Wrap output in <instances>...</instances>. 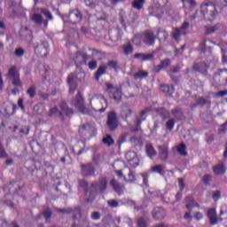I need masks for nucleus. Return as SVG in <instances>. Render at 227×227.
I'll return each mask as SVG.
<instances>
[{
    "label": "nucleus",
    "instance_id": "1",
    "mask_svg": "<svg viewBox=\"0 0 227 227\" xmlns=\"http://www.w3.org/2000/svg\"><path fill=\"white\" fill-rule=\"evenodd\" d=\"M90 51H92L91 57L88 55L87 52L84 51H77L75 56L74 57V61L76 67H81L82 65H86L88 63V60L91 58H97L98 61H102L104 58H106V53L103 51H100L97 49H90Z\"/></svg>",
    "mask_w": 227,
    "mask_h": 227
},
{
    "label": "nucleus",
    "instance_id": "2",
    "mask_svg": "<svg viewBox=\"0 0 227 227\" xmlns=\"http://www.w3.org/2000/svg\"><path fill=\"white\" fill-rule=\"evenodd\" d=\"M90 187L91 191L87 198L88 203H93L97 196V192H104L107 190V179H106V177H101L98 183L92 184Z\"/></svg>",
    "mask_w": 227,
    "mask_h": 227
},
{
    "label": "nucleus",
    "instance_id": "3",
    "mask_svg": "<svg viewBox=\"0 0 227 227\" xmlns=\"http://www.w3.org/2000/svg\"><path fill=\"white\" fill-rule=\"evenodd\" d=\"M200 12L203 15L205 20H215V17H217V8L215 4L212 3H206L200 5Z\"/></svg>",
    "mask_w": 227,
    "mask_h": 227
},
{
    "label": "nucleus",
    "instance_id": "4",
    "mask_svg": "<svg viewBox=\"0 0 227 227\" xmlns=\"http://www.w3.org/2000/svg\"><path fill=\"white\" fill-rule=\"evenodd\" d=\"M191 27L189 21H184L180 27H174L171 33V37L176 42H178L182 36L187 35V29Z\"/></svg>",
    "mask_w": 227,
    "mask_h": 227
},
{
    "label": "nucleus",
    "instance_id": "5",
    "mask_svg": "<svg viewBox=\"0 0 227 227\" xmlns=\"http://www.w3.org/2000/svg\"><path fill=\"white\" fill-rule=\"evenodd\" d=\"M120 125V121L118 120V115L114 113V111H110L107 114L106 119V127L110 132H114L118 126Z\"/></svg>",
    "mask_w": 227,
    "mask_h": 227
},
{
    "label": "nucleus",
    "instance_id": "6",
    "mask_svg": "<svg viewBox=\"0 0 227 227\" xmlns=\"http://www.w3.org/2000/svg\"><path fill=\"white\" fill-rule=\"evenodd\" d=\"M213 81L218 86H227V69H219L218 73H215Z\"/></svg>",
    "mask_w": 227,
    "mask_h": 227
},
{
    "label": "nucleus",
    "instance_id": "7",
    "mask_svg": "<svg viewBox=\"0 0 227 227\" xmlns=\"http://www.w3.org/2000/svg\"><path fill=\"white\" fill-rule=\"evenodd\" d=\"M9 77L12 80L13 86L16 88H22V82L20 81V74L15 66L11 67L9 69Z\"/></svg>",
    "mask_w": 227,
    "mask_h": 227
},
{
    "label": "nucleus",
    "instance_id": "8",
    "mask_svg": "<svg viewBox=\"0 0 227 227\" xmlns=\"http://www.w3.org/2000/svg\"><path fill=\"white\" fill-rule=\"evenodd\" d=\"M35 53L37 58H46L49 56V43L42 42L35 47Z\"/></svg>",
    "mask_w": 227,
    "mask_h": 227
},
{
    "label": "nucleus",
    "instance_id": "9",
    "mask_svg": "<svg viewBox=\"0 0 227 227\" xmlns=\"http://www.w3.org/2000/svg\"><path fill=\"white\" fill-rule=\"evenodd\" d=\"M156 38L155 34L152 30L145 31L142 35L143 43L145 45H147V47H153Z\"/></svg>",
    "mask_w": 227,
    "mask_h": 227
},
{
    "label": "nucleus",
    "instance_id": "10",
    "mask_svg": "<svg viewBox=\"0 0 227 227\" xmlns=\"http://www.w3.org/2000/svg\"><path fill=\"white\" fill-rule=\"evenodd\" d=\"M81 20H82V13H81L79 10L74 9L69 12L68 22L70 24H79Z\"/></svg>",
    "mask_w": 227,
    "mask_h": 227
},
{
    "label": "nucleus",
    "instance_id": "11",
    "mask_svg": "<svg viewBox=\"0 0 227 227\" xmlns=\"http://www.w3.org/2000/svg\"><path fill=\"white\" fill-rule=\"evenodd\" d=\"M158 157L161 162H166L169 159V147L166 145H158Z\"/></svg>",
    "mask_w": 227,
    "mask_h": 227
},
{
    "label": "nucleus",
    "instance_id": "12",
    "mask_svg": "<svg viewBox=\"0 0 227 227\" xmlns=\"http://www.w3.org/2000/svg\"><path fill=\"white\" fill-rule=\"evenodd\" d=\"M125 159L128 160L129 164L132 166V168H137V166H139V158L137 157V153L129 151L125 154Z\"/></svg>",
    "mask_w": 227,
    "mask_h": 227
},
{
    "label": "nucleus",
    "instance_id": "13",
    "mask_svg": "<svg viewBox=\"0 0 227 227\" xmlns=\"http://www.w3.org/2000/svg\"><path fill=\"white\" fill-rule=\"evenodd\" d=\"M95 166H93V163L82 164L81 166V174L84 177L93 176V175H95Z\"/></svg>",
    "mask_w": 227,
    "mask_h": 227
},
{
    "label": "nucleus",
    "instance_id": "14",
    "mask_svg": "<svg viewBox=\"0 0 227 227\" xmlns=\"http://www.w3.org/2000/svg\"><path fill=\"white\" fill-rule=\"evenodd\" d=\"M74 106L78 108V111H80V113L84 114L86 111V107L84 106V98H82V94L79 90L74 98Z\"/></svg>",
    "mask_w": 227,
    "mask_h": 227
},
{
    "label": "nucleus",
    "instance_id": "15",
    "mask_svg": "<svg viewBox=\"0 0 227 227\" xmlns=\"http://www.w3.org/2000/svg\"><path fill=\"white\" fill-rule=\"evenodd\" d=\"M67 84L69 86L70 95H74L77 90V82L75 81V74L72 73L67 77Z\"/></svg>",
    "mask_w": 227,
    "mask_h": 227
},
{
    "label": "nucleus",
    "instance_id": "16",
    "mask_svg": "<svg viewBox=\"0 0 227 227\" xmlns=\"http://www.w3.org/2000/svg\"><path fill=\"white\" fill-rule=\"evenodd\" d=\"M110 185L113 187L114 191L119 195L121 196L123 194V189H125V185L118 183L115 179H112L110 181Z\"/></svg>",
    "mask_w": 227,
    "mask_h": 227
},
{
    "label": "nucleus",
    "instance_id": "17",
    "mask_svg": "<svg viewBox=\"0 0 227 227\" xmlns=\"http://www.w3.org/2000/svg\"><path fill=\"white\" fill-rule=\"evenodd\" d=\"M153 217L156 221H162L166 217V211L162 207H156L153 212Z\"/></svg>",
    "mask_w": 227,
    "mask_h": 227
},
{
    "label": "nucleus",
    "instance_id": "18",
    "mask_svg": "<svg viewBox=\"0 0 227 227\" xmlns=\"http://www.w3.org/2000/svg\"><path fill=\"white\" fill-rule=\"evenodd\" d=\"M132 114H134V110L130 108L129 106H123L121 111V117L122 120L127 121L129 118H132Z\"/></svg>",
    "mask_w": 227,
    "mask_h": 227
},
{
    "label": "nucleus",
    "instance_id": "19",
    "mask_svg": "<svg viewBox=\"0 0 227 227\" xmlns=\"http://www.w3.org/2000/svg\"><path fill=\"white\" fill-rule=\"evenodd\" d=\"M208 67L209 66L205 62L196 63L193 65L192 69L195 70V72H199V74H207Z\"/></svg>",
    "mask_w": 227,
    "mask_h": 227
},
{
    "label": "nucleus",
    "instance_id": "20",
    "mask_svg": "<svg viewBox=\"0 0 227 227\" xmlns=\"http://www.w3.org/2000/svg\"><path fill=\"white\" fill-rule=\"evenodd\" d=\"M207 217L211 226H215V224H217V212L215 211V208H210L207 210Z\"/></svg>",
    "mask_w": 227,
    "mask_h": 227
},
{
    "label": "nucleus",
    "instance_id": "21",
    "mask_svg": "<svg viewBox=\"0 0 227 227\" xmlns=\"http://www.w3.org/2000/svg\"><path fill=\"white\" fill-rule=\"evenodd\" d=\"M171 114L176 120V121H182V120H185V115H184V112L182 108H175L171 110Z\"/></svg>",
    "mask_w": 227,
    "mask_h": 227
},
{
    "label": "nucleus",
    "instance_id": "22",
    "mask_svg": "<svg viewBox=\"0 0 227 227\" xmlns=\"http://www.w3.org/2000/svg\"><path fill=\"white\" fill-rule=\"evenodd\" d=\"M154 111L156 114H159V116L162 118V120H168L171 117V113L164 107H158Z\"/></svg>",
    "mask_w": 227,
    "mask_h": 227
},
{
    "label": "nucleus",
    "instance_id": "23",
    "mask_svg": "<svg viewBox=\"0 0 227 227\" xmlns=\"http://www.w3.org/2000/svg\"><path fill=\"white\" fill-rule=\"evenodd\" d=\"M59 108L61 109V111H63V113H65L66 116H67L68 118H72V116L74 115V110L68 107V105H67L65 101H62L59 104Z\"/></svg>",
    "mask_w": 227,
    "mask_h": 227
},
{
    "label": "nucleus",
    "instance_id": "24",
    "mask_svg": "<svg viewBox=\"0 0 227 227\" xmlns=\"http://www.w3.org/2000/svg\"><path fill=\"white\" fill-rule=\"evenodd\" d=\"M185 201L187 210H191V208H194V207H197L198 208L200 207V204L194 200V197L192 195H188L185 198Z\"/></svg>",
    "mask_w": 227,
    "mask_h": 227
},
{
    "label": "nucleus",
    "instance_id": "25",
    "mask_svg": "<svg viewBox=\"0 0 227 227\" xmlns=\"http://www.w3.org/2000/svg\"><path fill=\"white\" fill-rule=\"evenodd\" d=\"M157 38L160 42H166V40L169 38V34H168V31H166V29L160 27L158 28Z\"/></svg>",
    "mask_w": 227,
    "mask_h": 227
},
{
    "label": "nucleus",
    "instance_id": "26",
    "mask_svg": "<svg viewBox=\"0 0 227 227\" xmlns=\"http://www.w3.org/2000/svg\"><path fill=\"white\" fill-rule=\"evenodd\" d=\"M169 65H171V59H165L161 60L158 66L155 67L154 72H156V74H159V72H160V70H162V68H168V67H169Z\"/></svg>",
    "mask_w": 227,
    "mask_h": 227
},
{
    "label": "nucleus",
    "instance_id": "27",
    "mask_svg": "<svg viewBox=\"0 0 227 227\" xmlns=\"http://www.w3.org/2000/svg\"><path fill=\"white\" fill-rule=\"evenodd\" d=\"M106 72H107V66L106 64L99 66L94 74L96 81H100V77L104 75Z\"/></svg>",
    "mask_w": 227,
    "mask_h": 227
},
{
    "label": "nucleus",
    "instance_id": "28",
    "mask_svg": "<svg viewBox=\"0 0 227 227\" xmlns=\"http://www.w3.org/2000/svg\"><path fill=\"white\" fill-rule=\"evenodd\" d=\"M160 91H162V93H164L165 95L171 97V95L175 93V86L166 84L160 85Z\"/></svg>",
    "mask_w": 227,
    "mask_h": 227
},
{
    "label": "nucleus",
    "instance_id": "29",
    "mask_svg": "<svg viewBox=\"0 0 227 227\" xmlns=\"http://www.w3.org/2000/svg\"><path fill=\"white\" fill-rule=\"evenodd\" d=\"M213 173H215L216 176L224 175V173H226V167H224V164L223 163L214 166Z\"/></svg>",
    "mask_w": 227,
    "mask_h": 227
},
{
    "label": "nucleus",
    "instance_id": "30",
    "mask_svg": "<svg viewBox=\"0 0 227 227\" xmlns=\"http://www.w3.org/2000/svg\"><path fill=\"white\" fill-rule=\"evenodd\" d=\"M152 109L150 108H145L140 112V118H137V127H141V123L146 120V114L150 113Z\"/></svg>",
    "mask_w": 227,
    "mask_h": 227
},
{
    "label": "nucleus",
    "instance_id": "31",
    "mask_svg": "<svg viewBox=\"0 0 227 227\" xmlns=\"http://www.w3.org/2000/svg\"><path fill=\"white\" fill-rule=\"evenodd\" d=\"M145 152L150 159H153V157H157V151L153 148L152 144L145 145Z\"/></svg>",
    "mask_w": 227,
    "mask_h": 227
},
{
    "label": "nucleus",
    "instance_id": "32",
    "mask_svg": "<svg viewBox=\"0 0 227 227\" xmlns=\"http://www.w3.org/2000/svg\"><path fill=\"white\" fill-rule=\"evenodd\" d=\"M176 152L181 155L182 157H187V145L185 144L181 143L176 146Z\"/></svg>",
    "mask_w": 227,
    "mask_h": 227
},
{
    "label": "nucleus",
    "instance_id": "33",
    "mask_svg": "<svg viewBox=\"0 0 227 227\" xmlns=\"http://www.w3.org/2000/svg\"><path fill=\"white\" fill-rule=\"evenodd\" d=\"M152 173H158L160 176H164V165L158 164L151 168Z\"/></svg>",
    "mask_w": 227,
    "mask_h": 227
},
{
    "label": "nucleus",
    "instance_id": "34",
    "mask_svg": "<svg viewBox=\"0 0 227 227\" xmlns=\"http://www.w3.org/2000/svg\"><path fill=\"white\" fill-rule=\"evenodd\" d=\"M145 3H146L145 0H134L131 3V6L132 8H134V10H143V7L145 6Z\"/></svg>",
    "mask_w": 227,
    "mask_h": 227
},
{
    "label": "nucleus",
    "instance_id": "35",
    "mask_svg": "<svg viewBox=\"0 0 227 227\" xmlns=\"http://www.w3.org/2000/svg\"><path fill=\"white\" fill-rule=\"evenodd\" d=\"M122 51H123L124 56H129L132 54V52H134V46H132V43H128L127 44H124L122 46Z\"/></svg>",
    "mask_w": 227,
    "mask_h": 227
},
{
    "label": "nucleus",
    "instance_id": "36",
    "mask_svg": "<svg viewBox=\"0 0 227 227\" xmlns=\"http://www.w3.org/2000/svg\"><path fill=\"white\" fill-rule=\"evenodd\" d=\"M79 184V187H81L82 189H83V191H85V194L86 196H88V198H90V192L91 191L88 189V181L82 179L78 181Z\"/></svg>",
    "mask_w": 227,
    "mask_h": 227
},
{
    "label": "nucleus",
    "instance_id": "37",
    "mask_svg": "<svg viewBox=\"0 0 227 227\" xmlns=\"http://www.w3.org/2000/svg\"><path fill=\"white\" fill-rule=\"evenodd\" d=\"M183 3V8L190 10H192L194 6H196V1L195 0H182Z\"/></svg>",
    "mask_w": 227,
    "mask_h": 227
},
{
    "label": "nucleus",
    "instance_id": "38",
    "mask_svg": "<svg viewBox=\"0 0 227 227\" xmlns=\"http://www.w3.org/2000/svg\"><path fill=\"white\" fill-rule=\"evenodd\" d=\"M148 77V72L144 70H139L133 74V78L137 81V79H146Z\"/></svg>",
    "mask_w": 227,
    "mask_h": 227
},
{
    "label": "nucleus",
    "instance_id": "39",
    "mask_svg": "<svg viewBox=\"0 0 227 227\" xmlns=\"http://www.w3.org/2000/svg\"><path fill=\"white\" fill-rule=\"evenodd\" d=\"M103 145L106 146H113L114 145V139L111 137L110 134H107L106 137H103Z\"/></svg>",
    "mask_w": 227,
    "mask_h": 227
},
{
    "label": "nucleus",
    "instance_id": "40",
    "mask_svg": "<svg viewBox=\"0 0 227 227\" xmlns=\"http://www.w3.org/2000/svg\"><path fill=\"white\" fill-rule=\"evenodd\" d=\"M31 20H33V22L38 24L39 26H41V24H43V17L42 16V14L34 13L31 16Z\"/></svg>",
    "mask_w": 227,
    "mask_h": 227
},
{
    "label": "nucleus",
    "instance_id": "41",
    "mask_svg": "<svg viewBox=\"0 0 227 227\" xmlns=\"http://www.w3.org/2000/svg\"><path fill=\"white\" fill-rule=\"evenodd\" d=\"M49 116H60V118H63V113L59 111L58 106H54L50 109Z\"/></svg>",
    "mask_w": 227,
    "mask_h": 227
},
{
    "label": "nucleus",
    "instance_id": "42",
    "mask_svg": "<svg viewBox=\"0 0 227 227\" xmlns=\"http://www.w3.org/2000/svg\"><path fill=\"white\" fill-rule=\"evenodd\" d=\"M106 67L110 68V70H114V72H118L120 67L118 66V61L110 60L107 62Z\"/></svg>",
    "mask_w": 227,
    "mask_h": 227
},
{
    "label": "nucleus",
    "instance_id": "43",
    "mask_svg": "<svg viewBox=\"0 0 227 227\" xmlns=\"http://www.w3.org/2000/svg\"><path fill=\"white\" fill-rule=\"evenodd\" d=\"M27 95H28L29 98H35L36 97V87L32 85L27 90Z\"/></svg>",
    "mask_w": 227,
    "mask_h": 227
},
{
    "label": "nucleus",
    "instance_id": "44",
    "mask_svg": "<svg viewBox=\"0 0 227 227\" xmlns=\"http://www.w3.org/2000/svg\"><path fill=\"white\" fill-rule=\"evenodd\" d=\"M41 13L48 19V20H52V14L51 13V11L49 9L42 8L41 9Z\"/></svg>",
    "mask_w": 227,
    "mask_h": 227
},
{
    "label": "nucleus",
    "instance_id": "45",
    "mask_svg": "<svg viewBox=\"0 0 227 227\" xmlns=\"http://www.w3.org/2000/svg\"><path fill=\"white\" fill-rule=\"evenodd\" d=\"M175 123H176V121H175V120L174 119H169L167 122H166V124H165V127H166V129H168V130H173V129H175Z\"/></svg>",
    "mask_w": 227,
    "mask_h": 227
},
{
    "label": "nucleus",
    "instance_id": "46",
    "mask_svg": "<svg viewBox=\"0 0 227 227\" xmlns=\"http://www.w3.org/2000/svg\"><path fill=\"white\" fill-rule=\"evenodd\" d=\"M107 205L110 208H118L120 207V202L116 200H107Z\"/></svg>",
    "mask_w": 227,
    "mask_h": 227
},
{
    "label": "nucleus",
    "instance_id": "47",
    "mask_svg": "<svg viewBox=\"0 0 227 227\" xmlns=\"http://www.w3.org/2000/svg\"><path fill=\"white\" fill-rule=\"evenodd\" d=\"M219 29V27L217 25L213 27H206V35H212V33H215Z\"/></svg>",
    "mask_w": 227,
    "mask_h": 227
},
{
    "label": "nucleus",
    "instance_id": "48",
    "mask_svg": "<svg viewBox=\"0 0 227 227\" xmlns=\"http://www.w3.org/2000/svg\"><path fill=\"white\" fill-rule=\"evenodd\" d=\"M14 54L17 58H22L26 54V51L22 48H18L15 50Z\"/></svg>",
    "mask_w": 227,
    "mask_h": 227
},
{
    "label": "nucleus",
    "instance_id": "49",
    "mask_svg": "<svg viewBox=\"0 0 227 227\" xmlns=\"http://www.w3.org/2000/svg\"><path fill=\"white\" fill-rule=\"evenodd\" d=\"M155 58V51H153L152 53L149 54H145L144 53V60L143 61H152Z\"/></svg>",
    "mask_w": 227,
    "mask_h": 227
},
{
    "label": "nucleus",
    "instance_id": "50",
    "mask_svg": "<svg viewBox=\"0 0 227 227\" xmlns=\"http://www.w3.org/2000/svg\"><path fill=\"white\" fill-rule=\"evenodd\" d=\"M129 179L126 181L129 184H133V182H136V174L129 170V173L128 174Z\"/></svg>",
    "mask_w": 227,
    "mask_h": 227
},
{
    "label": "nucleus",
    "instance_id": "51",
    "mask_svg": "<svg viewBox=\"0 0 227 227\" xmlns=\"http://www.w3.org/2000/svg\"><path fill=\"white\" fill-rule=\"evenodd\" d=\"M43 215L46 221H49V219L52 217V212L50 211V209H45L44 211H43Z\"/></svg>",
    "mask_w": 227,
    "mask_h": 227
},
{
    "label": "nucleus",
    "instance_id": "52",
    "mask_svg": "<svg viewBox=\"0 0 227 227\" xmlns=\"http://www.w3.org/2000/svg\"><path fill=\"white\" fill-rule=\"evenodd\" d=\"M88 67L90 70H95L97 67H98V63L97 62V60H91L88 63Z\"/></svg>",
    "mask_w": 227,
    "mask_h": 227
},
{
    "label": "nucleus",
    "instance_id": "53",
    "mask_svg": "<svg viewBox=\"0 0 227 227\" xmlns=\"http://www.w3.org/2000/svg\"><path fill=\"white\" fill-rule=\"evenodd\" d=\"M207 104H210V100H207L203 98L198 99L197 106H201V107H203V106H206Z\"/></svg>",
    "mask_w": 227,
    "mask_h": 227
},
{
    "label": "nucleus",
    "instance_id": "54",
    "mask_svg": "<svg viewBox=\"0 0 227 227\" xmlns=\"http://www.w3.org/2000/svg\"><path fill=\"white\" fill-rule=\"evenodd\" d=\"M216 6L219 8H226L227 0H216Z\"/></svg>",
    "mask_w": 227,
    "mask_h": 227
},
{
    "label": "nucleus",
    "instance_id": "55",
    "mask_svg": "<svg viewBox=\"0 0 227 227\" xmlns=\"http://www.w3.org/2000/svg\"><path fill=\"white\" fill-rule=\"evenodd\" d=\"M113 97L114 100H121V91H120L119 89H116Z\"/></svg>",
    "mask_w": 227,
    "mask_h": 227
},
{
    "label": "nucleus",
    "instance_id": "56",
    "mask_svg": "<svg viewBox=\"0 0 227 227\" xmlns=\"http://www.w3.org/2000/svg\"><path fill=\"white\" fill-rule=\"evenodd\" d=\"M211 180H212V176L210 174H207L203 176V183L206 184V185H208Z\"/></svg>",
    "mask_w": 227,
    "mask_h": 227
},
{
    "label": "nucleus",
    "instance_id": "57",
    "mask_svg": "<svg viewBox=\"0 0 227 227\" xmlns=\"http://www.w3.org/2000/svg\"><path fill=\"white\" fill-rule=\"evenodd\" d=\"M178 184H179V191L181 192H184V189H185V181H184V178H179Z\"/></svg>",
    "mask_w": 227,
    "mask_h": 227
},
{
    "label": "nucleus",
    "instance_id": "58",
    "mask_svg": "<svg viewBox=\"0 0 227 227\" xmlns=\"http://www.w3.org/2000/svg\"><path fill=\"white\" fill-rule=\"evenodd\" d=\"M92 221H98L101 217L100 213L98 211H95L91 215Z\"/></svg>",
    "mask_w": 227,
    "mask_h": 227
},
{
    "label": "nucleus",
    "instance_id": "59",
    "mask_svg": "<svg viewBox=\"0 0 227 227\" xmlns=\"http://www.w3.org/2000/svg\"><path fill=\"white\" fill-rule=\"evenodd\" d=\"M140 175L143 178L144 185H145V187H148V173H142Z\"/></svg>",
    "mask_w": 227,
    "mask_h": 227
},
{
    "label": "nucleus",
    "instance_id": "60",
    "mask_svg": "<svg viewBox=\"0 0 227 227\" xmlns=\"http://www.w3.org/2000/svg\"><path fill=\"white\" fill-rule=\"evenodd\" d=\"M131 42L135 45H141V38L139 35H135L134 38L131 39Z\"/></svg>",
    "mask_w": 227,
    "mask_h": 227
},
{
    "label": "nucleus",
    "instance_id": "61",
    "mask_svg": "<svg viewBox=\"0 0 227 227\" xmlns=\"http://www.w3.org/2000/svg\"><path fill=\"white\" fill-rule=\"evenodd\" d=\"M206 43H207V40H204L203 42H201L200 43V52H205V51H207Z\"/></svg>",
    "mask_w": 227,
    "mask_h": 227
},
{
    "label": "nucleus",
    "instance_id": "62",
    "mask_svg": "<svg viewBox=\"0 0 227 227\" xmlns=\"http://www.w3.org/2000/svg\"><path fill=\"white\" fill-rule=\"evenodd\" d=\"M221 198V192L220 191H215L213 192V200L214 201H217Z\"/></svg>",
    "mask_w": 227,
    "mask_h": 227
},
{
    "label": "nucleus",
    "instance_id": "63",
    "mask_svg": "<svg viewBox=\"0 0 227 227\" xmlns=\"http://www.w3.org/2000/svg\"><path fill=\"white\" fill-rule=\"evenodd\" d=\"M194 217H195L196 221H201V219H203V213L196 212L194 215Z\"/></svg>",
    "mask_w": 227,
    "mask_h": 227
},
{
    "label": "nucleus",
    "instance_id": "64",
    "mask_svg": "<svg viewBox=\"0 0 227 227\" xmlns=\"http://www.w3.org/2000/svg\"><path fill=\"white\" fill-rule=\"evenodd\" d=\"M226 95H227V90H220L216 93V97H226Z\"/></svg>",
    "mask_w": 227,
    "mask_h": 227
}]
</instances>
